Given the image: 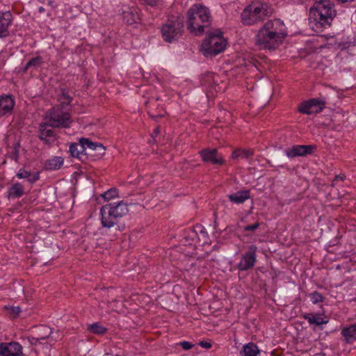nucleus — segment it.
Instances as JSON below:
<instances>
[{
  "instance_id": "6ab92c4d",
  "label": "nucleus",
  "mask_w": 356,
  "mask_h": 356,
  "mask_svg": "<svg viewBox=\"0 0 356 356\" xmlns=\"http://www.w3.org/2000/svg\"><path fill=\"white\" fill-rule=\"evenodd\" d=\"M341 334L346 343H353L356 341V323L343 327Z\"/></svg>"
},
{
  "instance_id": "f704fd0d",
  "label": "nucleus",
  "mask_w": 356,
  "mask_h": 356,
  "mask_svg": "<svg viewBox=\"0 0 356 356\" xmlns=\"http://www.w3.org/2000/svg\"><path fill=\"white\" fill-rule=\"evenodd\" d=\"M309 296L311 298V300L314 304H317L319 302H322L324 300V297L323 295L318 292V291H314L313 293L309 294Z\"/></svg>"
},
{
  "instance_id": "a18cd8bd",
  "label": "nucleus",
  "mask_w": 356,
  "mask_h": 356,
  "mask_svg": "<svg viewBox=\"0 0 356 356\" xmlns=\"http://www.w3.org/2000/svg\"><path fill=\"white\" fill-rule=\"evenodd\" d=\"M346 175L344 174H340L339 175H337L335 177V179H334L333 182H336L338 180L343 181L346 179Z\"/></svg>"
},
{
  "instance_id": "09e8293b",
  "label": "nucleus",
  "mask_w": 356,
  "mask_h": 356,
  "mask_svg": "<svg viewBox=\"0 0 356 356\" xmlns=\"http://www.w3.org/2000/svg\"><path fill=\"white\" fill-rule=\"evenodd\" d=\"M339 3H351L353 2L354 0H337Z\"/></svg>"
},
{
  "instance_id": "a19ab883",
  "label": "nucleus",
  "mask_w": 356,
  "mask_h": 356,
  "mask_svg": "<svg viewBox=\"0 0 356 356\" xmlns=\"http://www.w3.org/2000/svg\"><path fill=\"white\" fill-rule=\"evenodd\" d=\"M259 225H260V224L259 222H255L252 225H249L245 226L243 227V230L245 232H254L259 227Z\"/></svg>"
},
{
  "instance_id": "b1692460",
  "label": "nucleus",
  "mask_w": 356,
  "mask_h": 356,
  "mask_svg": "<svg viewBox=\"0 0 356 356\" xmlns=\"http://www.w3.org/2000/svg\"><path fill=\"white\" fill-rule=\"evenodd\" d=\"M63 159L60 156H54L47 160L44 164L45 169L55 170L60 168L63 164Z\"/></svg>"
},
{
  "instance_id": "423d86ee",
  "label": "nucleus",
  "mask_w": 356,
  "mask_h": 356,
  "mask_svg": "<svg viewBox=\"0 0 356 356\" xmlns=\"http://www.w3.org/2000/svg\"><path fill=\"white\" fill-rule=\"evenodd\" d=\"M183 31L184 21L180 19L168 20L161 28L162 37L167 42L178 40Z\"/></svg>"
},
{
  "instance_id": "7ed1b4c3",
  "label": "nucleus",
  "mask_w": 356,
  "mask_h": 356,
  "mask_svg": "<svg viewBox=\"0 0 356 356\" xmlns=\"http://www.w3.org/2000/svg\"><path fill=\"white\" fill-rule=\"evenodd\" d=\"M211 24L209 10L201 5L195 4L188 10L187 29L195 35H200L204 31V28Z\"/></svg>"
},
{
  "instance_id": "5701e85b",
  "label": "nucleus",
  "mask_w": 356,
  "mask_h": 356,
  "mask_svg": "<svg viewBox=\"0 0 356 356\" xmlns=\"http://www.w3.org/2000/svg\"><path fill=\"white\" fill-rule=\"evenodd\" d=\"M259 353L257 346L254 343H249L243 346L239 356H257Z\"/></svg>"
},
{
  "instance_id": "a211bd4d",
  "label": "nucleus",
  "mask_w": 356,
  "mask_h": 356,
  "mask_svg": "<svg viewBox=\"0 0 356 356\" xmlns=\"http://www.w3.org/2000/svg\"><path fill=\"white\" fill-rule=\"evenodd\" d=\"M15 105V102L10 96L0 97V115L1 116L10 113Z\"/></svg>"
},
{
  "instance_id": "8fccbe9b",
  "label": "nucleus",
  "mask_w": 356,
  "mask_h": 356,
  "mask_svg": "<svg viewBox=\"0 0 356 356\" xmlns=\"http://www.w3.org/2000/svg\"><path fill=\"white\" fill-rule=\"evenodd\" d=\"M44 10V8L42 7H40L39 8V12L42 13Z\"/></svg>"
},
{
  "instance_id": "c03bdc74",
  "label": "nucleus",
  "mask_w": 356,
  "mask_h": 356,
  "mask_svg": "<svg viewBox=\"0 0 356 356\" xmlns=\"http://www.w3.org/2000/svg\"><path fill=\"white\" fill-rule=\"evenodd\" d=\"M199 345L204 348H210L211 347V343L207 341H202L199 343Z\"/></svg>"
},
{
  "instance_id": "aec40b11",
  "label": "nucleus",
  "mask_w": 356,
  "mask_h": 356,
  "mask_svg": "<svg viewBox=\"0 0 356 356\" xmlns=\"http://www.w3.org/2000/svg\"><path fill=\"white\" fill-rule=\"evenodd\" d=\"M229 200L235 204H242L250 197L248 190H242L231 195H228Z\"/></svg>"
},
{
  "instance_id": "393cba45",
  "label": "nucleus",
  "mask_w": 356,
  "mask_h": 356,
  "mask_svg": "<svg viewBox=\"0 0 356 356\" xmlns=\"http://www.w3.org/2000/svg\"><path fill=\"white\" fill-rule=\"evenodd\" d=\"M16 176L18 179H27L30 184H33L39 179L38 173L32 174L24 169H20Z\"/></svg>"
},
{
  "instance_id": "9b49d317",
  "label": "nucleus",
  "mask_w": 356,
  "mask_h": 356,
  "mask_svg": "<svg viewBox=\"0 0 356 356\" xmlns=\"http://www.w3.org/2000/svg\"><path fill=\"white\" fill-rule=\"evenodd\" d=\"M22 346L17 342L0 343V356H23Z\"/></svg>"
},
{
  "instance_id": "0eeeda50",
  "label": "nucleus",
  "mask_w": 356,
  "mask_h": 356,
  "mask_svg": "<svg viewBox=\"0 0 356 356\" xmlns=\"http://www.w3.org/2000/svg\"><path fill=\"white\" fill-rule=\"evenodd\" d=\"M46 118L49 120L51 127L68 128L72 122L70 114L68 112H63L59 108L50 109L47 113Z\"/></svg>"
},
{
  "instance_id": "dca6fc26",
  "label": "nucleus",
  "mask_w": 356,
  "mask_h": 356,
  "mask_svg": "<svg viewBox=\"0 0 356 356\" xmlns=\"http://www.w3.org/2000/svg\"><path fill=\"white\" fill-rule=\"evenodd\" d=\"M70 152L72 156L76 157L83 162L87 160L86 146L82 143L81 138L79 143H74L70 145Z\"/></svg>"
},
{
  "instance_id": "4468645a",
  "label": "nucleus",
  "mask_w": 356,
  "mask_h": 356,
  "mask_svg": "<svg viewBox=\"0 0 356 356\" xmlns=\"http://www.w3.org/2000/svg\"><path fill=\"white\" fill-rule=\"evenodd\" d=\"M13 19V17L10 11L0 13V38L9 35L8 27L12 24Z\"/></svg>"
},
{
  "instance_id": "e433bc0d",
  "label": "nucleus",
  "mask_w": 356,
  "mask_h": 356,
  "mask_svg": "<svg viewBox=\"0 0 356 356\" xmlns=\"http://www.w3.org/2000/svg\"><path fill=\"white\" fill-rule=\"evenodd\" d=\"M5 308L8 310L9 314L13 318H16L21 312V309L19 306L5 307Z\"/></svg>"
},
{
  "instance_id": "cd10ccee",
  "label": "nucleus",
  "mask_w": 356,
  "mask_h": 356,
  "mask_svg": "<svg viewBox=\"0 0 356 356\" xmlns=\"http://www.w3.org/2000/svg\"><path fill=\"white\" fill-rule=\"evenodd\" d=\"M88 144L95 147L94 154H92L94 159H98L105 154V147L102 144L99 143H90Z\"/></svg>"
},
{
  "instance_id": "6e6552de",
  "label": "nucleus",
  "mask_w": 356,
  "mask_h": 356,
  "mask_svg": "<svg viewBox=\"0 0 356 356\" xmlns=\"http://www.w3.org/2000/svg\"><path fill=\"white\" fill-rule=\"evenodd\" d=\"M100 214L103 227L108 229L114 227L118 232L124 229V225L120 223V219L115 216V214L106 204L101 207Z\"/></svg>"
},
{
  "instance_id": "72a5a7b5",
  "label": "nucleus",
  "mask_w": 356,
  "mask_h": 356,
  "mask_svg": "<svg viewBox=\"0 0 356 356\" xmlns=\"http://www.w3.org/2000/svg\"><path fill=\"white\" fill-rule=\"evenodd\" d=\"M81 141L83 143V144L86 146V156L87 158L90 156L92 157V154H94V149L95 147L90 146L88 143H92V140H90L88 138H81Z\"/></svg>"
},
{
  "instance_id": "1a4fd4ad",
  "label": "nucleus",
  "mask_w": 356,
  "mask_h": 356,
  "mask_svg": "<svg viewBox=\"0 0 356 356\" xmlns=\"http://www.w3.org/2000/svg\"><path fill=\"white\" fill-rule=\"evenodd\" d=\"M257 251V247L255 245H251L249 246L248 251L242 255L241 261L237 265L239 270H248L254 266L256 262Z\"/></svg>"
},
{
  "instance_id": "c9c22d12",
  "label": "nucleus",
  "mask_w": 356,
  "mask_h": 356,
  "mask_svg": "<svg viewBox=\"0 0 356 356\" xmlns=\"http://www.w3.org/2000/svg\"><path fill=\"white\" fill-rule=\"evenodd\" d=\"M103 198L106 200H109L116 196H118V190L115 188L108 190L104 194L102 195Z\"/></svg>"
},
{
  "instance_id": "58836bf2",
  "label": "nucleus",
  "mask_w": 356,
  "mask_h": 356,
  "mask_svg": "<svg viewBox=\"0 0 356 356\" xmlns=\"http://www.w3.org/2000/svg\"><path fill=\"white\" fill-rule=\"evenodd\" d=\"M19 144H17L14 149L13 152L10 154V159L12 160H14L15 161H17L19 159V150H18Z\"/></svg>"
},
{
  "instance_id": "412c9836",
  "label": "nucleus",
  "mask_w": 356,
  "mask_h": 356,
  "mask_svg": "<svg viewBox=\"0 0 356 356\" xmlns=\"http://www.w3.org/2000/svg\"><path fill=\"white\" fill-rule=\"evenodd\" d=\"M24 193V188L22 184L15 183L13 184L8 190V197L9 199H15L22 197Z\"/></svg>"
},
{
  "instance_id": "39448f33",
  "label": "nucleus",
  "mask_w": 356,
  "mask_h": 356,
  "mask_svg": "<svg viewBox=\"0 0 356 356\" xmlns=\"http://www.w3.org/2000/svg\"><path fill=\"white\" fill-rule=\"evenodd\" d=\"M226 40L222 32L217 30L210 33L203 41L201 46L202 54L207 57H213L222 52L226 47Z\"/></svg>"
},
{
  "instance_id": "f03ea898",
  "label": "nucleus",
  "mask_w": 356,
  "mask_h": 356,
  "mask_svg": "<svg viewBox=\"0 0 356 356\" xmlns=\"http://www.w3.org/2000/svg\"><path fill=\"white\" fill-rule=\"evenodd\" d=\"M336 11L329 0H321L309 10V19L312 28L322 29L331 24Z\"/></svg>"
},
{
  "instance_id": "79ce46f5",
  "label": "nucleus",
  "mask_w": 356,
  "mask_h": 356,
  "mask_svg": "<svg viewBox=\"0 0 356 356\" xmlns=\"http://www.w3.org/2000/svg\"><path fill=\"white\" fill-rule=\"evenodd\" d=\"M197 232H200V233L204 236L207 234V232H205V229L202 225H197L195 227V232H192V234H196Z\"/></svg>"
},
{
  "instance_id": "473e14b6",
  "label": "nucleus",
  "mask_w": 356,
  "mask_h": 356,
  "mask_svg": "<svg viewBox=\"0 0 356 356\" xmlns=\"http://www.w3.org/2000/svg\"><path fill=\"white\" fill-rule=\"evenodd\" d=\"M298 111L301 113L307 114V115H311L313 114L312 113V108L311 106V104L309 103V101H306L300 104L298 106Z\"/></svg>"
},
{
  "instance_id": "c85d7f7f",
  "label": "nucleus",
  "mask_w": 356,
  "mask_h": 356,
  "mask_svg": "<svg viewBox=\"0 0 356 356\" xmlns=\"http://www.w3.org/2000/svg\"><path fill=\"white\" fill-rule=\"evenodd\" d=\"M88 330L92 334H104L106 332L107 329L99 323H95L88 326Z\"/></svg>"
},
{
  "instance_id": "603ef678",
  "label": "nucleus",
  "mask_w": 356,
  "mask_h": 356,
  "mask_svg": "<svg viewBox=\"0 0 356 356\" xmlns=\"http://www.w3.org/2000/svg\"><path fill=\"white\" fill-rule=\"evenodd\" d=\"M0 117H1V115H0Z\"/></svg>"
},
{
  "instance_id": "7c9ffc66",
  "label": "nucleus",
  "mask_w": 356,
  "mask_h": 356,
  "mask_svg": "<svg viewBox=\"0 0 356 356\" xmlns=\"http://www.w3.org/2000/svg\"><path fill=\"white\" fill-rule=\"evenodd\" d=\"M253 154V151L251 149H238L232 153L233 159H248Z\"/></svg>"
},
{
  "instance_id": "ea45409f",
  "label": "nucleus",
  "mask_w": 356,
  "mask_h": 356,
  "mask_svg": "<svg viewBox=\"0 0 356 356\" xmlns=\"http://www.w3.org/2000/svg\"><path fill=\"white\" fill-rule=\"evenodd\" d=\"M28 340L32 346H37L38 344H41L42 343V341L38 339V337L36 335L29 337Z\"/></svg>"
},
{
  "instance_id": "bb28decb",
  "label": "nucleus",
  "mask_w": 356,
  "mask_h": 356,
  "mask_svg": "<svg viewBox=\"0 0 356 356\" xmlns=\"http://www.w3.org/2000/svg\"><path fill=\"white\" fill-rule=\"evenodd\" d=\"M312 108V113H317L321 112L325 106V101L321 98H314L309 99Z\"/></svg>"
},
{
  "instance_id": "c756f323",
  "label": "nucleus",
  "mask_w": 356,
  "mask_h": 356,
  "mask_svg": "<svg viewBox=\"0 0 356 356\" xmlns=\"http://www.w3.org/2000/svg\"><path fill=\"white\" fill-rule=\"evenodd\" d=\"M42 58L40 56L31 58L24 66V71L26 72L29 68H38L42 64Z\"/></svg>"
},
{
  "instance_id": "4be33fe9",
  "label": "nucleus",
  "mask_w": 356,
  "mask_h": 356,
  "mask_svg": "<svg viewBox=\"0 0 356 356\" xmlns=\"http://www.w3.org/2000/svg\"><path fill=\"white\" fill-rule=\"evenodd\" d=\"M303 318L307 320L309 324H314L317 326L328 323L327 320L321 318L318 314L306 313L303 315Z\"/></svg>"
},
{
  "instance_id": "4c0bfd02",
  "label": "nucleus",
  "mask_w": 356,
  "mask_h": 356,
  "mask_svg": "<svg viewBox=\"0 0 356 356\" xmlns=\"http://www.w3.org/2000/svg\"><path fill=\"white\" fill-rule=\"evenodd\" d=\"M161 0H138L139 3L144 6H149L151 7L158 6Z\"/></svg>"
},
{
  "instance_id": "a878e982",
  "label": "nucleus",
  "mask_w": 356,
  "mask_h": 356,
  "mask_svg": "<svg viewBox=\"0 0 356 356\" xmlns=\"http://www.w3.org/2000/svg\"><path fill=\"white\" fill-rule=\"evenodd\" d=\"M51 328L47 325H41L37 328L35 334L38 337V339L43 341L51 337Z\"/></svg>"
},
{
  "instance_id": "9d476101",
  "label": "nucleus",
  "mask_w": 356,
  "mask_h": 356,
  "mask_svg": "<svg viewBox=\"0 0 356 356\" xmlns=\"http://www.w3.org/2000/svg\"><path fill=\"white\" fill-rule=\"evenodd\" d=\"M200 154L204 163H210L213 165H223L225 163V160L216 148L204 149L200 152Z\"/></svg>"
},
{
  "instance_id": "f8f14e48",
  "label": "nucleus",
  "mask_w": 356,
  "mask_h": 356,
  "mask_svg": "<svg viewBox=\"0 0 356 356\" xmlns=\"http://www.w3.org/2000/svg\"><path fill=\"white\" fill-rule=\"evenodd\" d=\"M316 149V146L312 145H293L285 150V154L289 158H294L297 156H304L311 154Z\"/></svg>"
},
{
  "instance_id": "de8ad7c7",
  "label": "nucleus",
  "mask_w": 356,
  "mask_h": 356,
  "mask_svg": "<svg viewBox=\"0 0 356 356\" xmlns=\"http://www.w3.org/2000/svg\"><path fill=\"white\" fill-rule=\"evenodd\" d=\"M160 133V127H157L154 130L152 135V137H154V135L157 136Z\"/></svg>"
},
{
  "instance_id": "20e7f679",
  "label": "nucleus",
  "mask_w": 356,
  "mask_h": 356,
  "mask_svg": "<svg viewBox=\"0 0 356 356\" xmlns=\"http://www.w3.org/2000/svg\"><path fill=\"white\" fill-rule=\"evenodd\" d=\"M272 13V9L267 3H252L241 13V22L246 26L254 25L264 22L265 18L270 16Z\"/></svg>"
},
{
  "instance_id": "2f4dec72",
  "label": "nucleus",
  "mask_w": 356,
  "mask_h": 356,
  "mask_svg": "<svg viewBox=\"0 0 356 356\" xmlns=\"http://www.w3.org/2000/svg\"><path fill=\"white\" fill-rule=\"evenodd\" d=\"M72 99V98L68 95V92L65 90H63L59 97L61 106L64 108L65 106H68L71 103Z\"/></svg>"
},
{
  "instance_id": "37998d69",
  "label": "nucleus",
  "mask_w": 356,
  "mask_h": 356,
  "mask_svg": "<svg viewBox=\"0 0 356 356\" xmlns=\"http://www.w3.org/2000/svg\"><path fill=\"white\" fill-rule=\"evenodd\" d=\"M179 344L184 350H189L194 346L193 343L186 341L181 342Z\"/></svg>"
},
{
  "instance_id": "2eb2a0df",
  "label": "nucleus",
  "mask_w": 356,
  "mask_h": 356,
  "mask_svg": "<svg viewBox=\"0 0 356 356\" xmlns=\"http://www.w3.org/2000/svg\"><path fill=\"white\" fill-rule=\"evenodd\" d=\"M122 17L127 24L137 23L140 20V16L137 8L124 6L122 9Z\"/></svg>"
},
{
  "instance_id": "f3484780",
  "label": "nucleus",
  "mask_w": 356,
  "mask_h": 356,
  "mask_svg": "<svg viewBox=\"0 0 356 356\" xmlns=\"http://www.w3.org/2000/svg\"><path fill=\"white\" fill-rule=\"evenodd\" d=\"M108 209L115 214V216L121 219L123 216L127 215L129 212L128 206L123 201L119 202H113L106 204Z\"/></svg>"
},
{
  "instance_id": "49530a36",
  "label": "nucleus",
  "mask_w": 356,
  "mask_h": 356,
  "mask_svg": "<svg viewBox=\"0 0 356 356\" xmlns=\"http://www.w3.org/2000/svg\"><path fill=\"white\" fill-rule=\"evenodd\" d=\"M149 115L151 118H152L154 120L157 121L159 118H163L164 116V114H159V115H153L149 113Z\"/></svg>"
},
{
  "instance_id": "f257e3e1",
  "label": "nucleus",
  "mask_w": 356,
  "mask_h": 356,
  "mask_svg": "<svg viewBox=\"0 0 356 356\" xmlns=\"http://www.w3.org/2000/svg\"><path fill=\"white\" fill-rule=\"evenodd\" d=\"M286 36L282 21L279 19L268 20L258 31L255 43L261 49H275Z\"/></svg>"
},
{
  "instance_id": "ddd939ff",
  "label": "nucleus",
  "mask_w": 356,
  "mask_h": 356,
  "mask_svg": "<svg viewBox=\"0 0 356 356\" xmlns=\"http://www.w3.org/2000/svg\"><path fill=\"white\" fill-rule=\"evenodd\" d=\"M38 138L45 144H52L56 140V136L50 123H41L39 127Z\"/></svg>"
},
{
  "instance_id": "3c124183",
  "label": "nucleus",
  "mask_w": 356,
  "mask_h": 356,
  "mask_svg": "<svg viewBox=\"0 0 356 356\" xmlns=\"http://www.w3.org/2000/svg\"><path fill=\"white\" fill-rule=\"evenodd\" d=\"M115 356H120L119 355H115Z\"/></svg>"
}]
</instances>
